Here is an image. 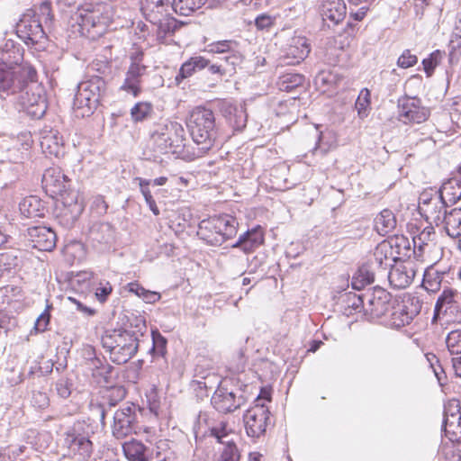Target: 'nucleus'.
<instances>
[{"label":"nucleus","mask_w":461,"mask_h":461,"mask_svg":"<svg viewBox=\"0 0 461 461\" xmlns=\"http://www.w3.org/2000/svg\"><path fill=\"white\" fill-rule=\"evenodd\" d=\"M20 264L19 252L15 250L0 253V278L10 274Z\"/></svg>","instance_id":"obj_46"},{"label":"nucleus","mask_w":461,"mask_h":461,"mask_svg":"<svg viewBox=\"0 0 461 461\" xmlns=\"http://www.w3.org/2000/svg\"><path fill=\"white\" fill-rule=\"evenodd\" d=\"M417 62L418 58L411 54L409 50H405L397 60L398 66L402 68L413 67Z\"/></svg>","instance_id":"obj_62"},{"label":"nucleus","mask_w":461,"mask_h":461,"mask_svg":"<svg viewBox=\"0 0 461 461\" xmlns=\"http://www.w3.org/2000/svg\"><path fill=\"white\" fill-rule=\"evenodd\" d=\"M457 294L452 289H445L442 294L438 296L435 308H434V319L439 318L441 314L447 313V310L453 308L456 303V297Z\"/></svg>","instance_id":"obj_44"},{"label":"nucleus","mask_w":461,"mask_h":461,"mask_svg":"<svg viewBox=\"0 0 461 461\" xmlns=\"http://www.w3.org/2000/svg\"><path fill=\"white\" fill-rule=\"evenodd\" d=\"M456 173V176L447 179L437 189L449 206L461 199V164L457 167Z\"/></svg>","instance_id":"obj_31"},{"label":"nucleus","mask_w":461,"mask_h":461,"mask_svg":"<svg viewBox=\"0 0 461 461\" xmlns=\"http://www.w3.org/2000/svg\"><path fill=\"white\" fill-rule=\"evenodd\" d=\"M27 11H32L37 17V20L41 21L42 25H49L53 21V14L51 11V5L49 1H43L39 6L28 9Z\"/></svg>","instance_id":"obj_52"},{"label":"nucleus","mask_w":461,"mask_h":461,"mask_svg":"<svg viewBox=\"0 0 461 461\" xmlns=\"http://www.w3.org/2000/svg\"><path fill=\"white\" fill-rule=\"evenodd\" d=\"M399 117L404 123H421L429 115L427 108L421 105V102L416 97H404L399 100Z\"/></svg>","instance_id":"obj_20"},{"label":"nucleus","mask_w":461,"mask_h":461,"mask_svg":"<svg viewBox=\"0 0 461 461\" xmlns=\"http://www.w3.org/2000/svg\"><path fill=\"white\" fill-rule=\"evenodd\" d=\"M19 103L22 108L32 117L40 119L47 110L45 97L40 94L31 93L29 90L19 92Z\"/></svg>","instance_id":"obj_26"},{"label":"nucleus","mask_w":461,"mask_h":461,"mask_svg":"<svg viewBox=\"0 0 461 461\" xmlns=\"http://www.w3.org/2000/svg\"><path fill=\"white\" fill-rule=\"evenodd\" d=\"M311 51L308 40L303 36H294L283 50L281 59L287 66H294L303 61Z\"/></svg>","instance_id":"obj_22"},{"label":"nucleus","mask_w":461,"mask_h":461,"mask_svg":"<svg viewBox=\"0 0 461 461\" xmlns=\"http://www.w3.org/2000/svg\"><path fill=\"white\" fill-rule=\"evenodd\" d=\"M374 227L381 236L391 233L396 227V218L393 212L389 209L381 211L374 220Z\"/></svg>","instance_id":"obj_41"},{"label":"nucleus","mask_w":461,"mask_h":461,"mask_svg":"<svg viewBox=\"0 0 461 461\" xmlns=\"http://www.w3.org/2000/svg\"><path fill=\"white\" fill-rule=\"evenodd\" d=\"M451 407H454L458 411V401L451 400L445 406L444 411V420L442 424V429L445 436L452 442H460L461 441V430L456 429V426L457 425V417L455 414H451L450 418L447 416V411Z\"/></svg>","instance_id":"obj_32"},{"label":"nucleus","mask_w":461,"mask_h":461,"mask_svg":"<svg viewBox=\"0 0 461 461\" xmlns=\"http://www.w3.org/2000/svg\"><path fill=\"white\" fill-rule=\"evenodd\" d=\"M416 273L417 268L413 261L396 262L388 272V280L392 287L404 289L412 283Z\"/></svg>","instance_id":"obj_23"},{"label":"nucleus","mask_w":461,"mask_h":461,"mask_svg":"<svg viewBox=\"0 0 461 461\" xmlns=\"http://www.w3.org/2000/svg\"><path fill=\"white\" fill-rule=\"evenodd\" d=\"M210 436L216 438L219 443L226 445V441L230 440L229 437L231 429L228 426V422L220 421L209 429Z\"/></svg>","instance_id":"obj_53"},{"label":"nucleus","mask_w":461,"mask_h":461,"mask_svg":"<svg viewBox=\"0 0 461 461\" xmlns=\"http://www.w3.org/2000/svg\"><path fill=\"white\" fill-rule=\"evenodd\" d=\"M449 204L435 188L424 190L420 194L419 212L430 224L441 225V220Z\"/></svg>","instance_id":"obj_9"},{"label":"nucleus","mask_w":461,"mask_h":461,"mask_svg":"<svg viewBox=\"0 0 461 461\" xmlns=\"http://www.w3.org/2000/svg\"><path fill=\"white\" fill-rule=\"evenodd\" d=\"M422 303L416 296H407L401 303L393 307L389 325L400 329L410 324L420 312Z\"/></svg>","instance_id":"obj_15"},{"label":"nucleus","mask_w":461,"mask_h":461,"mask_svg":"<svg viewBox=\"0 0 461 461\" xmlns=\"http://www.w3.org/2000/svg\"><path fill=\"white\" fill-rule=\"evenodd\" d=\"M191 214L189 211L183 210L175 215V219H172L171 227L177 231H183L186 227L189 226V218Z\"/></svg>","instance_id":"obj_58"},{"label":"nucleus","mask_w":461,"mask_h":461,"mask_svg":"<svg viewBox=\"0 0 461 461\" xmlns=\"http://www.w3.org/2000/svg\"><path fill=\"white\" fill-rule=\"evenodd\" d=\"M27 81L17 67H9L0 63V92L6 95H16L25 90Z\"/></svg>","instance_id":"obj_19"},{"label":"nucleus","mask_w":461,"mask_h":461,"mask_svg":"<svg viewBox=\"0 0 461 461\" xmlns=\"http://www.w3.org/2000/svg\"><path fill=\"white\" fill-rule=\"evenodd\" d=\"M442 278L443 273L429 267L424 271L422 287L429 293H437L440 290Z\"/></svg>","instance_id":"obj_45"},{"label":"nucleus","mask_w":461,"mask_h":461,"mask_svg":"<svg viewBox=\"0 0 461 461\" xmlns=\"http://www.w3.org/2000/svg\"><path fill=\"white\" fill-rule=\"evenodd\" d=\"M446 344L451 355H461V330L450 331L447 336Z\"/></svg>","instance_id":"obj_55"},{"label":"nucleus","mask_w":461,"mask_h":461,"mask_svg":"<svg viewBox=\"0 0 461 461\" xmlns=\"http://www.w3.org/2000/svg\"><path fill=\"white\" fill-rule=\"evenodd\" d=\"M106 82L100 76H92L78 83L73 107L82 117L90 116L106 94Z\"/></svg>","instance_id":"obj_6"},{"label":"nucleus","mask_w":461,"mask_h":461,"mask_svg":"<svg viewBox=\"0 0 461 461\" xmlns=\"http://www.w3.org/2000/svg\"><path fill=\"white\" fill-rule=\"evenodd\" d=\"M186 124L193 140L200 146L201 153L210 150L217 138L213 112L205 106H196L190 112Z\"/></svg>","instance_id":"obj_4"},{"label":"nucleus","mask_w":461,"mask_h":461,"mask_svg":"<svg viewBox=\"0 0 461 461\" xmlns=\"http://www.w3.org/2000/svg\"><path fill=\"white\" fill-rule=\"evenodd\" d=\"M371 104V94L367 88H363L355 103V108L357 111L358 117L363 120L369 114Z\"/></svg>","instance_id":"obj_50"},{"label":"nucleus","mask_w":461,"mask_h":461,"mask_svg":"<svg viewBox=\"0 0 461 461\" xmlns=\"http://www.w3.org/2000/svg\"><path fill=\"white\" fill-rule=\"evenodd\" d=\"M112 291L113 287L108 281L100 282L96 288L95 296L100 303H104Z\"/></svg>","instance_id":"obj_63"},{"label":"nucleus","mask_w":461,"mask_h":461,"mask_svg":"<svg viewBox=\"0 0 461 461\" xmlns=\"http://www.w3.org/2000/svg\"><path fill=\"white\" fill-rule=\"evenodd\" d=\"M57 393L62 398L67 399L70 396L72 391V383L68 378H60L56 383Z\"/></svg>","instance_id":"obj_61"},{"label":"nucleus","mask_w":461,"mask_h":461,"mask_svg":"<svg viewBox=\"0 0 461 461\" xmlns=\"http://www.w3.org/2000/svg\"><path fill=\"white\" fill-rule=\"evenodd\" d=\"M376 269L371 267L370 263L362 265L352 278V287L356 290H361L365 285H370L375 281Z\"/></svg>","instance_id":"obj_43"},{"label":"nucleus","mask_w":461,"mask_h":461,"mask_svg":"<svg viewBox=\"0 0 461 461\" xmlns=\"http://www.w3.org/2000/svg\"><path fill=\"white\" fill-rule=\"evenodd\" d=\"M391 294L381 287H374L366 292L365 315L370 321L384 316L391 308Z\"/></svg>","instance_id":"obj_16"},{"label":"nucleus","mask_w":461,"mask_h":461,"mask_svg":"<svg viewBox=\"0 0 461 461\" xmlns=\"http://www.w3.org/2000/svg\"><path fill=\"white\" fill-rule=\"evenodd\" d=\"M388 251L393 255L397 262L405 258H410L413 254V247L409 239L403 235H394L383 241Z\"/></svg>","instance_id":"obj_30"},{"label":"nucleus","mask_w":461,"mask_h":461,"mask_svg":"<svg viewBox=\"0 0 461 461\" xmlns=\"http://www.w3.org/2000/svg\"><path fill=\"white\" fill-rule=\"evenodd\" d=\"M436 232L431 225L425 227L420 233L413 236V255L418 261H426L430 254L438 249Z\"/></svg>","instance_id":"obj_21"},{"label":"nucleus","mask_w":461,"mask_h":461,"mask_svg":"<svg viewBox=\"0 0 461 461\" xmlns=\"http://www.w3.org/2000/svg\"><path fill=\"white\" fill-rule=\"evenodd\" d=\"M220 111L233 131H242L248 122V113L243 104L223 100L219 104Z\"/></svg>","instance_id":"obj_24"},{"label":"nucleus","mask_w":461,"mask_h":461,"mask_svg":"<svg viewBox=\"0 0 461 461\" xmlns=\"http://www.w3.org/2000/svg\"><path fill=\"white\" fill-rule=\"evenodd\" d=\"M238 220L230 214H221L200 221L197 236L211 246H221L236 236Z\"/></svg>","instance_id":"obj_7"},{"label":"nucleus","mask_w":461,"mask_h":461,"mask_svg":"<svg viewBox=\"0 0 461 461\" xmlns=\"http://www.w3.org/2000/svg\"><path fill=\"white\" fill-rule=\"evenodd\" d=\"M113 8L104 3H86L77 8L72 16L78 32L86 38L95 40L102 36L113 19Z\"/></svg>","instance_id":"obj_1"},{"label":"nucleus","mask_w":461,"mask_h":461,"mask_svg":"<svg viewBox=\"0 0 461 461\" xmlns=\"http://www.w3.org/2000/svg\"><path fill=\"white\" fill-rule=\"evenodd\" d=\"M444 55V51L437 50L433 51L428 58L422 60L423 68L428 77L432 75L435 68L440 63Z\"/></svg>","instance_id":"obj_56"},{"label":"nucleus","mask_w":461,"mask_h":461,"mask_svg":"<svg viewBox=\"0 0 461 461\" xmlns=\"http://www.w3.org/2000/svg\"><path fill=\"white\" fill-rule=\"evenodd\" d=\"M50 305H47L44 312L37 318L33 329L36 332H43L47 330V327L50 323Z\"/></svg>","instance_id":"obj_60"},{"label":"nucleus","mask_w":461,"mask_h":461,"mask_svg":"<svg viewBox=\"0 0 461 461\" xmlns=\"http://www.w3.org/2000/svg\"><path fill=\"white\" fill-rule=\"evenodd\" d=\"M211 402L219 412L230 413L244 405L246 398L240 392L230 390L224 384H221L212 396Z\"/></svg>","instance_id":"obj_17"},{"label":"nucleus","mask_w":461,"mask_h":461,"mask_svg":"<svg viewBox=\"0 0 461 461\" xmlns=\"http://www.w3.org/2000/svg\"><path fill=\"white\" fill-rule=\"evenodd\" d=\"M172 0L140 1V12L144 18L156 27L155 33L159 42H163L182 25V23L172 16Z\"/></svg>","instance_id":"obj_3"},{"label":"nucleus","mask_w":461,"mask_h":461,"mask_svg":"<svg viewBox=\"0 0 461 461\" xmlns=\"http://www.w3.org/2000/svg\"><path fill=\"white\" fill-rule=\"evenodd\" d=\"M365 298L366 293L357 294L355 292H348L343 294L341 296L343 313L350 316L362 311L365 312Z\"/></svg>","instance_id":"obj_39"},{"label":"nucleus","mask_w":461,"mask_h":461,"mask_svg":"<svg viewBox=\"0 0 461 461\" xmlns=\"http://www.w3.org/2000/svg\"><path fill=\"white\" fill-rule=\"evenodd\" d=\"M140 415V408L134 403H126L121 407L113 415V435L116 438H122L136 432L139 429L138 422Z\"/></svg>","instance_id":"obj_10"},{"label":"nucleus","mask_w":461,"mask_h":461,"mask_svg":"<svg viewBox=\"0 0 461 461\" xmlns=\"http://www.w3.org/2000/svg\"><path fill=\"white\" fill-rule=\"evenodd\" d=\"M27 238L32 246L41 251H50L56 246V233L52 229L46 226L28 228Z\"/></svg>","instance_id":"obj_25"},{"label":"nucleus","mask_w":461,"mask_h":461,"mask_svg":"<svg viewBox=\"0 0 461 461\" xmlns=\"http://www.w3.org/2000/svg\"><path fill=\"white\" fill-rule=\"evenodd\" d=\"M204 50L212 55H222L221 59L234 71L244 60L242 47L233 39L212 41L206 45Z\"/></svg>","instance_id":"obj_13"},{"label":"nucleus","mask_w":461,"mask_h":461,"mask_svg":"<svg viewBox=\"0 0 461 461\" xmlns=\"http://www.w3.org/2000/svg\"><path fill=\"white\" fill-rule=\"evenodd\" d=\"M150 137L161 153H181L185 147V129L177 122L165 121L156 124Z\"/></svg>","instance_id":"obj_8"},{"label":"nucleus","mask_w":461,"mask_h":461,"mask_svg":"<svg viewBox=\"0 0 461 461\" xmlns=\"http://www.w3.org/2000/svg\"><path fill=\"white\" fill-rule=\"evenodd\" d=\"M304 81V77L297 73H287L279 78L278 86L280 90L290 92L295 87L301 86Z\"/></svg>","instance_id":"obj_51"},{"label":"nucleus","mask_w":461,"mask_h":461,"mask_svg":"<svg viewBox=\"0 0 461 461\" xmlns=\"http://www.w3.org/2000/svg\"><path fill=\"white\" fill-rule=\"evenodd\" d=\"M450 62L457 61L461 56V16L457 18L456 26L449 42Z\"/></svg>","instance_id":"obj_48"},{"label":"nucleus","mask_w":461,"mask_h":461,"mask_svg":"<svg viewBox=\"0 0 461 461\" xmlns=\"http://www.w3.org/2000/svg\"><path fill=\"white\" fill-rule=\"evenodd\" d=\"M371 267H375L377 272H385L389 267L391 268L396 263L393 255L388 251L384 243H379L373 253L372 258L369 259Z\"/></svg>","instance_id":"obj_34"},{"label":"nucleus","mask_w":461,"mask_h":461,"mask_svg":"<svg viewBox=\"0 0 461 461\" xmlns=\"http://www.w3.org/2000/svg\"><path fill=\"white\" fill-rule=\"evenodd\" d=\"M19 210L25 218L42 217L45 214L44 203L35 195L23 198L19 203Z\"/></svg>","instance_id":"obj_38"},{"label":"nucleus","mask_w":461,"mask_h":461,"mask_svg":"<svg viewBox=\"0 0 461 461\" xmlns=\"http://www.w3.org/2000/svg\"><path fill=\"white\" fill-rule=\"evenodd\" d=\"M65 446L68 453L77 461L88 460L93 453V443L89 438L76 429L66 432L64 438Z\"/></svg>","instance_id":"obj_18"},{"label":"nucleus","mask_w":461,"mask_h":461,"mask_svg":"<svg viewBox=\"0 0 461 461\" xmlns=\"http://www.w3.org/2000/svg\"><path fill=\"white\" fill-rule=\"evenodd\" d=\"M49 397L46 393L43 392H33L32 397V402L34 407L39 409H44L49 405Z\"/></svg>","instance_id":"obj_64"},{"label":"nucleus","mask_w":461,"mask_h":461,"mask_svg":"<svg viewBox=\"0 0 461 461\" xmlns=\"http://www.w3.org/2000/svg\"><path fill=\"white\" fill-rule=\"evenodd\" d=\"M446 233L451 238L461 236V208H455L445 212L441 220Z\"/></svg>","instance_id":"obj_40"},{"label":"nucleus","mask_w":461,"mask_h":461,"mask_svg":"<svg viewBox=\"0 0 461 461\" xmlns=\"http://www.w3.org/2000/svg\"><path fill=\"white\" fill-rule=\"evenodd\" d=\"M89 241L98 251L106 249L113 240V231L108 223L94 225L89 232Z\"/></svg>","instance_id":"obj_29"},{"label":"nucleus","mask_w":461,"mask_h":461,"mask_svg":"<svg viewBox=\"0 0 461 461\" xmlns=\"http://www.w3.org/2000/svg\"><path fill=\"white\" fill-rule=\"evenodd\" d=\"M23 60V50L16 46L14 41H9L0 50V63L9 67H17Z\"/></svg>","instance_id":"obj_42"},{"label":"nucleus","mask_w":461,"mask_h":461,"mask_svg":"<svg viewBox=\"0 0 461 461\" xmlns=\"http://www.w3.org/2000/svg\"><path fill=\"white\" fill-rule=\"evenodd\" d=\"M24 159V155L19 148H8L6 154L1 158V162H9L13 164L22 163Z\"/></svg>","instance_id":"obj_59"},{"label":"nucleus","mask_w":461,"mask_h":461,"mask_svg":"<svg viewBox=\"0 0 461 461\" xmlns=\"http://www.w3.org/2000/svg\"><path fill=\"white\" fill-rule=\"evenodd\" d=\"M143 52L136 50L130 55L131 63L125 72V77L120 89L133 97H138L141 93V79L147 70L143 64Z\"/></svg>","instance_id":"obj_11"},{"label":"nucleus","mask_w":461,"mask_h":461,"mask_svg":"<svg viewBox=\"0 0 461 461\" xmlns=\"http://www.w3.org/2000/svg\"><path fill=\"white\" fill-rule=\"evenodd\" d=\"M240 452L233 440H227L217 461H240Z\"/></svg>","instance_id":"obj_54"},{"label":"nucleus","mask_w":461,"mask_h":461,"mask_svg":"<svg viewBox=\"0 0 461 461\" xmlns=\"http://www.w3.org/2000/svg\"><path fill=\"white\" fill-rule=\"evenodd\" d=\"M153 113V106L149 102H138L131 109V117L133 122L138 123L149 119Z\"/></svg>","instance_id":"obj_49"},{"label":"nucleus","mask_w":461,"mask_h":461,"mask_svg":"<svg viewBox=\"0 0 461 461\" xmlns=\"http://www.w3.org/2000/svg\"><path fill=\"white\" fill-rule=\"evenodd\" d=\"M16 34L27 45L41 43L46 32L32 11H26L16 24Z\"/></svg>","instance_id":"obj_14"},{"label":"nucleus","mask_w":461,"mask_h":461,"mask_svg":"<svg viewBox=\"0 0 461 461\" xmlns=\"http://www.w3.org/2000/svg\"><path fill=\"white\" fill-rule=\"evenodd\" d=\"M95 381L100 385L111 384L115 376L114 367L105 358L94 357L88 367Z\"/></svg>","instance_id":"obj_28"},{"label":"nucleus","mask_w":461,"mask_h":461,"mask_svg":"<svg viewBox=\"0 0 461 461\" xmlns=\"http://www.w3.org/2000/svg\"><path fill=\"white\" fill-rule=\"evenodd\" d=\"M264 242V233L260 226H256L241 234L232 248L240 249L244 253L249 254Z\"/></svg>","instance_id":"obj_27"},{"label":"nucleus","mask_w":461,"mask_h":461,"mask_svg":"<svg viewBox=\"0 0 461 461\" xmlns=\"http://www.w3.org/2000/svg\"><path fill=\"white\" fill-rule=\"evenodd\" d=\"M207 0H173V11L184 16L192 14L200 9Z\"/></svg>","instance_id":"obj_47"},{"label":"nucleus","mask_w":461,"mask_h":461,"mask_svg":"<svg viewBox=\"0 0 461 461\" xmlns=\"http://www.w3.org/2000/svg\"><path fill=\"white\" fill-rule=\"evenodd\" d=\"M122 451L129 461H149L150 450L140 440L132 438L125 441Z\"/></svg>","instance_id":"obj_36"},{"label":"nucleus","mask_w":461,"mask_h":461,"mask_svg":"<svg viewBox=\"0 0 461 461\" xmlns=\"http://www.w3.org/2000/svg\"><path fill=\"white\" fill-rule=\"evenodd\" d=\"M103 348L110 359L118 365L127 363L139 348V334L124 328L108 329L101 336Z\"/></svg>","instance_id":"obj_2"},{"label":"nucleus","mask_w":461,"mask_h":461,"mask_svg":"<svg viewBox=\"0 0 461 461\" xmlns=\"http://www.w3.org/2000/svg\"><path fill=\"white\" fill-rule=\"evenodd\" d=\"M126 391L122 386H111L106 391L105 403L110 407L115 406L117 402L125 397Z\"/></svg>","instance_id":"obj_57"},{"label":"nucleus","mask_w":461,"mask_h":461,"mask_svg":"<svg viewBox=\"0 0 461 461\" xmlns=\"http://www.w3.org/2000/svg\"><path fill=\"white\" fill-rule=\"evenodd\" d=\"M346 14L347 7L343 0H325L322 4L321 15L324 21L338 24L345 18Z\"/></svg>","instance_id":"obj_33"},{"label":"nucleus","mask_w":461,"mask_h":461,"mask_svg":"<svg viewBox=\"0 0 461 461\" xmlns=\"http://www.w3.org/2000/svg\"><path fill=\"white\" fill-rule=\"evenodd\" d=\"M209 60L202 56H194L182 64L177 75L175 77L176 83L179 85L184 79L190 77L196 71L205 68Z\"/></svg>","instance_id":"obj_37"},{"label":"nucleus","mask_w":461,"mask_h":461,"mask_svg":"<svg viewBox=\"0 0 461 461\" xmlns=\"http://www.w3.org/2000/svg\"><path fill=\"white\" fill-rule=\"evenodd\" d=\"M41 183L46 194L53 198L60 196L64 206L72 213H81L82 205L77 201V193L70 189L71 180L60 167H51L45 169Z\"/></svg>","instance_id":"obj_5"},{"label":"nucleus","mask_w":461,"mask_h":461,"mask_svg":"<svg viewBox=\"0 0 461 461\" xmlns=\"http://www.w3.org/2000/svg\"><path fill=\"white\" fill-rule=\"evenodd\" d=\"M246 433L249 438L263 436L270 422V411L263 403H255L243 415Z\"/></svg>","instance_id":"obj_12"},{"label":"nucleus","mask_w":461,"mask_h":461,"mask_svg":"<svg viewBox=\"0 0 461 461\" xmlns=\"http://www.w3.org/2000/svg\"><path fill=\"white\" fill-rule=\"evenodd\" d=\"M63 144L62 136L55 130L45 132L41 139L42 151L50 156L59 157L63 154Z\"/></svg>","instance_id":"obj_35"}]
</instances>
